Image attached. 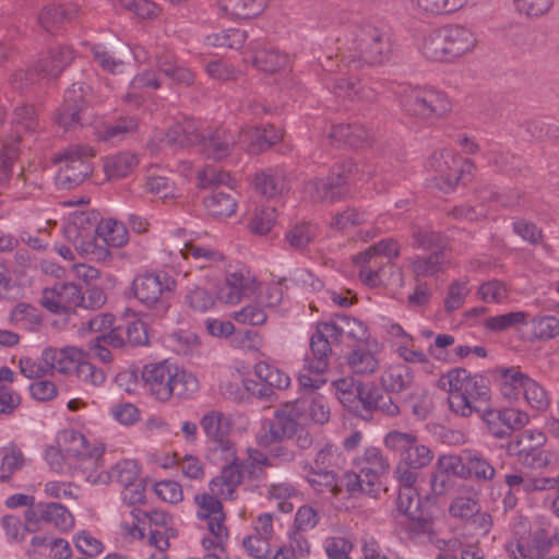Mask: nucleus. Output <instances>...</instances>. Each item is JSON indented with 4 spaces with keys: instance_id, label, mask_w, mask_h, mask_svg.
Segmentation results:
<instances>
[{
    "instance_id": "nucleus-46",
    "label": "nucleus",
    "mask_w": 559,
    "mask_h": 559,
    "mask_svg": "<svg viewBox=\"0 0 559 559\" xmlns=\"http://www.w3.org/2000/svg\"><path fill=\"white\" fill-rule=\"evenodd\" d=\"M450 264L443 252H435L428 258L411 260V270L417 277H428L444 271Z\"/></svg>"
},
{
    "instance_id": "nucleus-27",
    "label": "nucleus",
    "mask_w": 559,
    "mask_h": 559,
    "mask_svg": "<svg viewBox=\"0 0 559 559\" xmlns=\"http://www.w3.org/2000/svg\"><path fill=\"white\" fill-rule=\"evenodd\" d=\"M444 34L448 44L449 62L474 51L478 39L476 34L463 25L444 26Z\"/></svg>"
},
{
    "instance_id": "nucleus-42",
    "label": "nucleus",
    "mask_w": 559,
    "mask_h": 559,
    "mask_svg": "<svg viewBox=\"0 0 559 559\" xmlns=\"http://www.w3.org/2000/svg\"><path fill=\"white\" fill-rule=\"evenodd\" d=\"M267 497L283 513L292 512L295 504L294 501L301 500L299 490L289 483L270 485L267 488Z\"/></svg>"
},
{
    "instance_id": "nucleus-62",
    "label": "nucleus",
    "mask_w": 559,
    "mask_h": 559,
    "mask_svg": "<svg viewBox=\"0 0 559 559\" xmlns=\"http://www.w3.org/2000/svg\"><path fill=\"white\" fill-rule=\"evenodd\" d=\"M271 465L267 456L257 449H248V459L239 463L242 475L258 479L261 477L263 468Z\"/></svg>"
},
{
    "instance_id": "nucleus-44",
    "label": "nucleus",
    "mask_w": 559,
    "mask_h": 559,
    "mask_svg": "<svg viewBox=\"0 0 559 559\" xmlns=\"http://www.w3.org/2000/svg\"><path fill=\"white\" fill-rule=\"evenodd\" d=\"M194 502L198 507V518L200 520L206 521L207 527L210 525H215V522L217 524H224L225 514L223 512V507L218 498L212 495L202 493L195 496Z\"/></svg>"
},
{
    "instance_id": "nucleus-38",
    "label": "nucleus",
    "mask_w": 559,
    "mask_h": 559,
    "mask_svg": "<svg viewBox=\"0 0 559 559\" xmlns=\"http://www.w3.org/2000/svg\"><path fill=\"white\" fill-rule=\"evenodd\" d=\"M412 370L401 362L386 366L380 376V383L388 392L400 393L408 389L413 382Z\"/></svg>"
},
{
    "instance_id": "nucleus-60",
    "label": "nucleus",
    "mask_w": 559,
    "mask_h": 559,
    "mask_svg": "<svg viewBox=\"0 0 559 559\" xmlns=\"http://www.w3.org/2000/svg\"><path fill=\"white\" fill-rule=\"evenodd\" d=\"M246 40V33L238 28H230L206 37V44L214 47H228L239 49Z\"/></svg>"
},
{
    "instance_id": "nucleus-8",
    "label": "nucleus",
    "mask_w": 559,
    "mask_h": 559,
    "mask_svg": "<svg viewBox=\"0 0 559 559\" xmlns=\"http://www.w3.org/2000/svg\"><path fill=\"white\" fill-rule=\"evenodd\" d=\"M58 444L69 461L73 473L82 476L86 481L102 463L105 445L98 439L90 437L75 429H63L56 436Z\"/></svg>"
},
{
    "instance_id": "nucleus-40",
    "label": "nucleus",
    "mask_w": 559,
    "mask_h": 559,
    "mask_svg": "<svg viewBox=\"0 0 559 559\" xmlns=\"http://www.w3.org/2000/svg\"><path fill=\"white\" fill-rule=\"evenodd\" d=\"M95 233L107 247L111 248H120L129 240V234L124 224L112 217L102 218L96 225Z\"/></svg>"
},
{
    "instance_id": "nucleus-7",
    "label": "nucleus",
    "mask_w": 559,
    "mask_h": 559,
    "mask_svg": "<svg viewBox=\"0 0 559 559\" xmlns=\"http://www.w3.org/2000/svg\"><path fill=\"white\" fill-rule=\"evenodd\" d=\"M288 439H293L300 449H308L313 440L305 423L299 419L298 407L293 402L280 405L272 419L261 423L255 436L257 443L263 448Z\"/></svg>"
},
{
    "instance_id": "nucleus-53",
    "label": "nucleus",
    "mask_w": 559,
    "mask_h": 559,
    "mask_svg": "<svg viewBox=\"0 0 559 559\" xmlns=\"http://www.w3.org/2000/svg\"><path fill=\"white\" fill-rule=\"evenodd\" d=\"M230 318L243 325H263L267 320L266 309L258 304H249L230 313Z\"/></svg>"
},
{
    "instance_id": "nucleus-17",
    "label": "nucleus",
    "mask_w": 559,
    "mask_h": 559,
    "mask_svg": "<svg viewBox=\"0 0 559 559\" xmlns=\"http://www.w3.org/2000/svg\"><path fill=\"white\" fill-rule=\"evenodd\" d=\"M353 165L346 164L334 167L331 175L325 179L309 181L305 192L311 200L335 201L348 192V180Z\"/></svg>"
},
{
    "instance_id": "nucleus-24",
    "label": "nucleus",
    "mask_w": 559,
    "mask_h": 559,
    "mask_svg": "<svg viewBox=\"0 0 559 559\" xmlns=\"http://www.w3.org/2000/svg\"><path fill=\"white\" fill-rule=\"evenodd\" d=\"M292 402L297 405L299 419L305 423L306 427L324 425L330 420L329 402L322 394L311 392Z\"/></svg>"
},
{
    "instance_id": "nucleus-21",
    "label": "nucleus",
    "mask_w": 559,
    "mask_h": 559,
    "mask_svg": "<svg viewBox=\"0 0 559 559\" xmlns=\"http://www.w3.org/2000/svg\"><path fill=\"white\" fill-rule=\"evenodd\" d=\"M141 465L136 460L123 459L118 461L110 469H104V459L87 483L92 485H108L117 481L120 486L131 485L141 478Z\"/></svg>"
},
{
    "instance_id": "nucleus-30",
    "label": "nucleus",
    "mask_w": 559,
    "mask_h": 559,
    "mask_svg": "<svg viewBox=\"0 0 559 559\" xmlns=\"http://www.w3.org/2000/svg\"><path fill=\"white\" fill-rule=\"evenodd\" d=\"M282 136V131L273 127L262 130L250 128L240 132L238 143L250 153H259L281 141Z\"/></svg>"
},
{
    "instance_id": "nucleus-5",
    "label": "nucleus",
    "mask_w": 559,
    "mask_h": 559,
    "mask_svg": "<svg viewBox=\"0 0 559 559\" xmlns=\"http://www.w3.org/2000/svg\"><path fill=\"white\" fill-rule=\"evenodd\" d=\"M384 447L399 454L394 477L399 484L411 486L420 479V469L430 465L432 450L421 443L415 433L391 430L383 438Z\"/></svg>"
},
{
    "instance_id": "nucleus-25",
    "label": "nucleus",
    "mask_w": 559,
    "mask_h": 559,
    "mask_svg": "<svg viewBox=\"0 0 559 559\" xmlns=\"http://www.w3.org/2000/svg\"><path fill=\"white\" fill-rule=\"evenodd\" d=\"M357 395V414L360 411L373 412L381 411L390 416L399 414V406L391 400L383 401L381 389L372 381L359 382Z\"/></svg>"
},
{
    "instance_id": "nucleus-58",
    "label": "nucleus",
    "mask_w": 559,
    "mask_h": 559,
    "mask_svg": "<svg viewBox=\"0 0 559 559\" xmlns=\"http://www.w3.org/2000/svg\"><path fill=\"white\" fill-rule=\"evenodd\" d=\"M305 478L316 491H330L334 496H336V490L338 489V481L332 472L324 471L322 468L314 469L311 467L306 473Z\"/></svg>"
},
{
    "instance_id": "nucleus-32",
    "label": "nucleus",
    "mask_w": 559,
    "mask_h": 559,
    "mask_svg": "<svg viewBox=\"0 0 559 559\" xmlns=\"http://www.w3.org/2000/svg\"><path fill=\"white\" fill-rule=\"evenodd\" d=\"M360 50L366 62L370 64L383 62L390 52V41L384 33L369 28L361 39Z\"/></svg>"
},
{
    "instance_id": "nucleus-33",
    "label": "nucleus",
    "mask_w": 559,
    "mask_h": 559,
    "mask_svg": "<svg viewBox=\"0 0 559 559\" xmlns=\"http://www.w3.org/2000/svg\"><path fill=\"white\" fill-rule=\"evenodd\" d=\"M419 51L427 60L449 62L444 27L425 33L419 43Z\"/></svg>"
},
{
    "instance_id": "nucleus-52",
    "label": "nucleus",
    "mask_w": 559,
    "mask_h": 559,
    "mask_svg": "<svg viewBox=\"0 0 559 559\" xmlns=\"http://www.w3.org/2000/svg\"><path fill=\"white\" fill-rule=\"evenodd\" d=\"M75 549L87 557H96L104 552V543L92 532L80 530L72 536Z\"/></svg>"
},
{
    "instance_id": "nucleus-3",
    "label": "nucleus",
    "mask_w": 559,
    "mask_h": 559,
    "mask_svg": "<svg viewBox=\"0 0 559 559\" xmlns=\"http://www.w3.org/2000/svg\"><path fill=\"white\" fill-rule=\"evenodd\" d=\"M142 381L147 392L158 402H168L173 396L192 397L200 388L198 378L168 359L143 367Z\"/></svg>"
},
{
    "instance_id": "nucleus-34",
    "label": "nucleus",
    "mask_w": 559,
    "mask_h": 559,
    "mask_svg": "<svg viewBox=\"0 0 559 559\" xmlns=\"http://www.w3.org/2000/svg\"><path fill=\"white\" fill-rule=\"evenodd\" d=\"M527 379L528 376L522 373L518 367H500L495 370V381L498 389L502 396L510 401L519 397Z\"/></svg>"
},
{
    "instance_id": "nucleus-56",
    "label": "nucleus",
    "mask_w": 559,
    "mask_h": 559,
    "mask_svg": "<svg viewBox=\"0 0 559 559\" xmlns=\"http://www.w3.org/2000/svg\"><path fill=\"white\" fill-rule=\"evenodd\" d=\"M145 190L163 201H173L178 197V190L171 180L154 174L147 175Z\"/></svg>"
},
{
    "instance_id": "nucleus-54",
    "label": "nucleus",
    "mask_w": 559,
    "mask_h": 559,
    "mask_svg": "<svg viewBox=\"0 0 559 559\" xmlns=\"http://www.w3.org/2000/svg\"><path fill=\"white\" fill-rule=\"evenodd\" d=\"M526 403L534 409L543 412L550 405V397L543 385L530 378L522 389Z\"/></svg>"
},
{
    "instance_id": "nucleus-22",
    "label": "nucleus",
    "mask_w": 559,
    "mask_h": 559,
    "mask_svg": "<svg viewBox=\"0 0 559 559\" xmlns=\"http://www.w3.org/2000/svg\"><path fill=\"white\" fill-rule=\"evenodd\" d=\"M547 441L546 435L536 429H527L506 445L507 453L515 457L516 462L524 468H528L539 449Z\"/></svg>"
},
{
    "instance_id": "nucleus-1",
    "label": "nucleus",
    "mask_w": 559,
    "mask_h": 559,
    "mask_svg": "<svg viewBox=\"0 0 559 559\" xmlns=\"http://www.w3.org/2000/svg\"><path fill=\"white\" fill-rule=\"evenodd\" d=\"M173 145H199L206 157L221 160L231 153L235 140L224 129L205 132L201 129L200 123L192 119H186L183 122H178L171 127L165 136L155 135L148 143V148L156 154Z\"/></svg>"
},
{
    "instance_id": "nucleus-15",
    "label": "nucleus",
    "mask_w": 559,
    "mask_h": 559,
    "mask_svg": "<svg viewBox=\"0 0 559 559\" xmlns=\"http://www.w3.org/2000/svg\"><path fill=\"white\" fill-rule=\"evenodd\" d=\"M259 282L246 266L228 271L224 283L217 287V299L228 306H236L243 298L257 294Z\"/></svg>"
},
{
    "instance_id": "nucleus-47",
    "label": "nucleus",
    "mask_w": 559,
    "mask_h": 559,
    "mask_svg": "<svg viewBox=\"0 0 559 559\" xmlns=\"http://www.w3.org/2000/svg\"><path fill=\"white\" fill-rule=\"evenodd\" d=\"M412 2L419 13L436 16L461 10L467 0H412Z\"/></svg>"
},
{
    "instance_id": "nucleus-48",
    "label": "nucleus",
    "mask_w": 559,
    "mask_h": 559,
    "mask_svg": "<svg viewBox=\"0 0 559 559\" xmlns=\"http://www.w3.org/2000/svg\"><path fill=\"white\" fill-rule=\"evenodd\" d=\"M252 61L262 71L275 72L288 66L289 57L274 48H262L255 51Z\"/></svg>"
},
{
    "instance_id": "nucleus-51",
    "label": "nucleus",
    "mask_w": 559,
    "mask_h": 559,
    "mask_svg": "<svg viewBox=\"0 0 559 559\" xmlns=\"http://www.w3.org/2000/svg\"><path fill=\"white\" fill-rule=\"evenodd\" d=\"M204 206L214 217H227L237 210L236 200L227 193L215 191L204 200Z\"/></svg>"
},
{
    "instance_id": "nucleus-23",
    "label": "nucleus",
    "mask_w": 559,
    "mask_h": 559,
    "mask_svg": "<svg viewBox=\"0 0 559 559\" xmlns=\"http://www.w3.org/2000/svg\"><path fill=\"white\" fill-rule=\"evenodd\" d=\"M86 354L76 346L47 347L43 350V360L50 373L71 374L76 372Z\"/></svg>"
},
{
    "instance_id": "nucleus-26",
    "label": "nucleus",
    "mask_w": 559,
    "mask_h": 559,
    "mask_svg": "<svg viewBox=\"0 0 559 559\" xmlns=\"http://www.w3.org/2000/svg\"><path fill=\"white\" fill-rule=\"evenodd\" d=\"M368 347H356L346 357L348 368L359 376H371L380 368V345L374 340Z\"/></svg>"
},
{
    "instance_id": "nucleus-39",
    "label": "nucleus",
    "mask_w": 559,
    "mask_h": 559,
    "mask_svg": "<svg viewBox=\"0 0 559 559\" xmlns=\"http://www.w3.org/2000/svg\"><path fill=\"white\" fill-rule=\"evenodd\" d=\"M217 299V289L212 293L201 284H192L187 287L183 302L191 311L205 313L215 308Z\"/></svg>"
},
{
    "instance_id": "nucleus-49",
    "label": "nucleus",
    "mask_w": 559,
    "mask_h": 559,
    "mask_svg": "<svg viewBox=\"0 0 559 559\" xmlns=\"http://www.w3.org/2000/svg\"><path fill=\"white\" fill-rule=\"evenodd\" d=\"M254 185L255 189L267 199L282 194L286 189L285 177L283 173L277 170L257 175Z\"/></svg>"
},
{
    "instance_id": "nucleus-45",
    "label": "nucleus",
    "mask_w": 559,
    "mask_h": 559,
    "mask_svg": "<svg viewBox=\"0 0 559 559\" xmlns=\"http://www.w3.org/2000/svg\"><path fill=\"white\" fill-rule=\"evenodd\" d=\"M138 163L139 160L134 154L123 152L107 157L104 162V170L109 179H120L128 176Z\"/></svg>"
},
{
    "instance_id": "nucleus-57",
    "label": "nucleus",
    "mask_w": 559,
    "mask_h": 559,
    "mask_svg": "<svg viewBox=\"0 0 559 559\" xmlns=\"http://www.w3.org/2000/svg\"><path fill=\"white\" fill-rule=\"evenodd\" d=\"M75 14L76 9L74 7L66 9L61 5L49 4L41 10L38 21L45 29L52 31L57 24L71 20Z\"/></svg>"
},
{
    "instance_id": "nucleus-29",
    "label": "nucleus",
    "mask_w": 559,
    "mask_h": 559,
    "mask_svg": "<svg viewBox=\"0 0 559 559\" xmlns=\"http://www.w3.org/2000/svg\"><path fill=\"white\" fill-rule=\"evenodd\" d=\"M200 426L206 440L210 443H215L228 438L234 423L230 414L211 409L202 415Z\"/></svg>"
},
{
    "instance_id": "nucleus-55",
    "label": "nucleus",
    "mask_w": 559,
    "mask_h": 559,
    "mask_svg": "<svg viewBox=\"0 0 559 559\" xmlns=\"http://www.w3.org/2000/svg\"><path fill=\"white\" fill-rule=\"evenodd\" d=\"M73 59L72 50L69 48H59L49 53L48 57L40 61V71L46 75L56 76L71 62Z\"/></svg>"
},
{
    "instance_id": "nucleus-19",
    "label": "nucleus",
    "mask_w": 559,
    "mask_h": 559,
    "mask_svg": "<svg viewBox=\"0 0 559 559\" xmlns=\"http://www.w3.org/2000/svg\"><path fill=\"white\" fill-rule=\"evenodd\" d=\"M382 329L388 343L402 360L408 364H425L428 361L423 349L416 347L414 336L405 331L400 323L388 320L382 324Z\"/></svg>"
},
{
    "instance_id": "nucleus-4",
    "label": "nucleus",
    "mask_w": 559,
    "mask_h": 559,
    "mask_svg": "<svg viewBox=\"0 0 559 559\" xmlns=\"http://www.w3.org/2000/svg\"><path fill=\"white\" fill-rule=\"evenodd\" d=\"M342 335L357 341L369 343L370 333L368 325L358 318L347 316L337 317L335 320L319 322L310 336L312 356L308 358V369L316 373L328 370L331 355L332 341H338Z\"/></svg>"
},
{
    "instance_id": "nucleus-43",
    "label": "nucleus",
    "mask_w": 559,
    "mask_h": 559,
    "mask_svg": "<svg viewBox=\"0 0 559 559\" xmlns=\"http://www.w3.org/2000/svg\"><path fill=\"white\" fill-rule=\"evenodd\" d=\"M27 460L23 451L14 443H8L0 448V480L9 479L21 471Z\"/></svg>"
},
{
    "instance_id": "nucleus-2",
    "label": "nucleus",
    "mask_w": 559,
    "mask_h": 559,
    "mask_svg": "<svg viewBox=\"0 0 559 559\" xmlns=\"http://www.w3.org/2000/svg\"><path fill=\"white\" fill-rule=\"evenodd\" d=\"M485 382L483 376H469L465 369L454 368L440 377L438 385L449 393V405L454 413L461 416L475 413L481 420L487 421L489 397Z\"/></svg>"
},
{
    "instance_id": "nucleus-10",
    "label": "nucleus",
    "mask_w": 559,
    "mask_h": 559,
    "mask_svg": "<svg viewBox=\"0 0 559 559\" xmlns=\"http://www.w3.org/2000/svg\"><path fill=\"white\" fill-rule=\"evenodd\" d=\"M175 287L176 282L167 274L145 273L133 280L132 293L143 306L164 314L170 307Z\"/></svg>"
},
{
    "instance_id": "nucleus-20",
    "label": "nucleus",
    "mask_w": 559,
    "mask_h": 559,
    "mask_svg": "<svg viewBox=\"0 0 559 559\" xmlns=\"http://www.w3.org/2000/svg\"><path fill=\"white\" fill-rule=\"evenodd\" d=\"M170 241L171 243H168V247L174 249V254L180 255L182 259L191 257L200 262V267L216 265L225 260L219 250L195 242L188 238L185 230H178Z\"/></svg>"
},
{
    "instance_id": "nucleus-18",
    "label": "nucleus",
    "mask_w": 559,
    "mask_h": 559,
    "mask_svg": "<svg viewBox=\"0 0 559 559\" xmlns=\"http://www.w3.org/2000/svg\"><path fill=\"white\" fill-rule=\"evenodd\" d=\"M87 103H98L94 99L91 88L84 84H73L66 93L64 105L58 116V123L66 130L83 124Z\"/></svg>"
},
{
    "instance_id": "nucleus-12",
    "label": "nucleus",
    "mask_w": 559,
    "mask_h": 559,
    "mask_svg": "<svg viewBox=\"0 0 559 559\" xmlns=\"http://www.w3.org/2000/svg\"><path fill=\"white\" fill-rule=\"evenodd\" d=\"M39 302L52 314L68 316L84 304V295L72 282L56 283L43 289Z\"/></svg>"
},
{
    "instance_id": "nucleus-61",
    "label": "nucleus",
    "mask_w": 559,
    "mask_h": 559,
    "mask_svg": "<svg viewBox=\"0 0 559 559\" xmlns=\"http://www.w3.org/2000/svg\"><path fill=\"white\" fill-rule=\"evenodd\" d=\"M213 447L210 451V460L215 464L238 465L239 459L236 455L235 444L227 438L223 441L212 443Z\"/></svg>"
},
{
    "instance_id": "nucleus-6",
    "label": "nucleus",
    "mask_w": 559,
    "mask_h": 559,
    "mask_svg": "<svg viewBox=\"0 0 559 559\" xmlns=\"http://www.w3.org/2000/svg\"><path fill=\"white\" fill-rule=\"evenodd\" d=\"M397 103L405 117L416 124L444 118L453 108L450 96L433 86H403Z\"/></svg>"
},
{
    "instance_id": "nucleus-36",
    "label": "nucleus",
    "mask_w": 559,
    "mask_h": 559,
    "mask_svg": "<svg viewBox=\"0 0 559 559\" xmlns=\"http://www.w3.org/2000/svg\"><path fill=\"white\" fill-rule=\"evenodd\" d=\"M463 469L461 457L451 454L440 455L437 461V472L431 481L435 493L442 495L450 486V476L459 475Z\"/></svg>"
},
{
    "instance_id": "nucleus-64",
    "label": "nucleus",
    "mask_w": 559,
    "mask_h": 559,
    "mask_svg": "<svg viewBox=\"0 0 559 559\" xmlns=\"http://www.w3.org/2000/svg\"><path fill=\"white\" fill-rule=\"evenodd\" d=\"M353 547L352 539L345 536H331L323 542L324 551L330 559H350Z\"/></svg>"
},
{
    "instance_id": "nucleus-59",
    "label": "nucleus",
    "mask_w": 559,
    "mask_h": 559,
    "mask_svg": "<svg viewBox=\"0 0 559 559\" xmlns=\"http://www.w3.org/2000/svg\"><path fill=\"white\" fill-rule=\"evenodd\" d=\"M109 414L116 423L123 427L134 426L142 418L141 409L130 402L114 404L109 409Z\"/></svg>"
},
{
    "instance_id": "nucleus-11",
    "label": "nucleus",
    "mask_w": 559,
    "mask_h": 559,
    "mask_svg": "<svg viewBox=\"0 0 559 559\" xmlns=\"http://www.w3.org/2000/svg\"><path fill=\"white\" fill-rule=\"evenodd\" d=\"M462 158L450 150L433 153L426 166L428 187L443 193L454 191L462 175Z\"/></svg>"
},
{
    "instance_id": "nucleus-41",
    "label": "nucleus",
    "mask_w": 559,
    "mask_h": 559,
    "mask_svg": "<svg viewBox=\"0 0 559 559\" xmlns=\"http://www.w3.org/2000/svg\"><path fill=\"white\" fill-rule=\"evenodd\" d=\"M253 373L262 383L276 390H287L292 383L290 377L283 369L266 361L254 364Z\"/></svg>"
},
{
    "instance_id": "nucleus-63",
    "label": "nucleus",
    "mask_w": 559,
    "mask_h": 559,
    "mask_svg": "<svg viewBox=\"0 0 559 559\" xmlns=\"http://www.w3.org/2000/svg\"><path fill=\"white\" fill-rule=\"evenodd\" d=\"M47 524H52L59 531L68 532L74 526L72 513L59 503H47Z\"/></svg>"
},
{
    "instance_id": "nucleus-13",
    "label": "nucleus",
    "mask_w": 559,
    "mask_h": 559,
    "mask_svg": "<svg viewBox=\"0 0 559 559\" xmlns=\"http://www.w3.org/2000/svg\"><path fill=\"white\" fill-rule=\"evenodd\" d=\"M417 484L406 486L399 484L397 510L401 513L400 524L405 526L412 536L429 534L431 532V522L425 519L419 512V498L416 488Z\"/></svg>"
},
{
    "instance_id": "nucleus-31",
    "label": "nucleus",
    "mask_w": 559,
    "mask_h": 559,
    "mask_svg": "<svg viewBox=\"0 0 559 559\" xmlns=\"http://www.w3.org/2000/svg\"><path fill=\"white\" fill-rule=\"evenodd\" d=\"M266 0H217L219 13L230 20L259 16L266 9Z\"/></svg>"
},
{
    "instance_id": "nucleus-16",
    "label": "nucleus",
    "mask_w": 559,
    "mask_h": 559,
    "mask_svg": "<svg viewBox=\"0 0 559 559\" xmlns=\"http://www.w3.org/2000/svg\"><path fill=\"white\" fill-rule=\"evenodd\" d=\"M92 156L94 150L91 146L76 145L67 148L59 158V182L69 187L81 183L92 171L88 164Z\"/></svg>"
},
{
    "instance_id": "nucleus-9",
    "label": "nucleus",
    "mask_w": 559,
    "mask_h": 559,
    "mask_svg": "<svg viewBox=\"0 0 559 559\" xmlns=\"http://www.w3.org/2000/svg\"><path fill=\"white\" fill-rule=\"evenodd\" d=\"M95 229V216L84 210L69 212L62 226L64 238L76 251L95 260H106L110 257L109 250L96 243Z\"/></svg>"
},
{
    "instance_id": "nucleus-14",
    "label": "nucleus",
    "mask_w": 559,
    "mask_h": 559,
    "mask_svg": "<svg viewBox=\"0 0 559 559\" xmlns=\"http://www.w3.org/2000/svg\"><path fill=\"white\" fill-rule=\"evenodd\" d=\"M364 481L368 484L367 495L377 497L383 490L381 478L390 471V461L377 447H368L354 459Z\"/></svg>"
},
{
    "instance_id": "nucleus-28",
    "label": "nucleus",
    "mask_w": 559,
    "mask_h": 559,
    "mask_svg": "<svg viewBox=\"0 0 559 559\" xmlns=\"http://www.w3.org/2000/svg\"><path fill=\"white\" fill-rule=\"evenodd\" d=\"M360 281L371 287H385L392 293L399 292L404 286L403 271L395 265H390L388 271L384 269L372 270L371 267H361L359 270Z\"/></svg>"
},
{
    "instance_id": "nucleus-50",
    "label": "nucleus",
    "mask_w": 559,
    "mask_h": 559,
    "mask_svg": "<svg viewBox=\"0 0 559 559\" xmlns=\"http://www.w3.org/2000/svg\"><path fill=\"white\" fill-rule=\"evenodd\" d=\"M332 386L340 403L349 412L357 414L358 383L352 377H345L333 381Z\"/></svg>"
},
{
    "instance_id": "nucleus-35",
    "label": "nucleus",
    "mask_w": 559,
    "mask_h": 559,
    "mask_svg": "<svg viewBox=\"0 0 559 559\" xmlns=\"http://www.w3.org/2000/svg\"><path fill=\"white\" fill-rule=\"evenodd\" d=\"M243 477L238 465L224 466L221 475L210 481V491L216 498L231 499Z\"/></svg>"
},
{
    "instance_id": "nucleus-37",
    "label": "nucleus",
    "mask_w": 559,
    "mask_h": 559,
    "mask_svg": "<svg viewBox=\"0 0 559 559\" xmlns=\"http://www.w3.org/2000/svg\"><path fill=\"white\" fill-rule=\"evenodd\" d=\"M401 246L393 238H386L371 245L362 252L358 253L354 258V262L361 267H370V263L376 261L378 258H386L388 260H394L400 255Z\"/></svg>"
}]
</instances>
